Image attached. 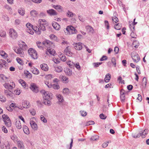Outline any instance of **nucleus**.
I'll use <instances>...</instances> for the list:
<instances>
[{
	"label": "nucleus",
	"instance_id": "obj_13",
	"mask_svg": "<svg viewBox=\"0 0 149 149\" xmlns=\"http://www.w3.org/2000/svg\"><path fill=\"white\" fill-rule=\"evenodd\" d=\"M120 98L122 102H124L125 99V95L127 93L123 89H121L120 91Z\"/></svg>",
	"mask_w": 149,
	"mask_h": 149
},
{
	"label": "nucleus",
	"instance_id": "obj_60",
	"mask_svg": "<svg viewBox=\"0 0 149 149\" xmlns=\"http://www.w3.org/2000/svg\"><path fill=\"white\" fill-rule=\"evenodd\" d=\"M74 66L78 70H80L81 67L79 65V63H77L76 64H75Z\"/></svg>",
	"mask_w": 149,
	"mask_h": 149
},
{
	"label": "nucleus",
	"instance_id": "obj_5",
	"mask_svg": "<svg viewBox=\"0 0 149 149\" xmlns=\"http://www.w3.org/2000/svg\"><path fill=\"white\" fill-rule=\"evenodd\" d=\"M29 88L33 92L36 93H38L39 91V87L35 83H31Z\"/></svg>",
	"mask_w": 149,
	"mask_h": 149
},
{
	"label": "nucleus",
	"instance_id": "obj_40",
	"mask_svg": "<svg viewBox=\"0 0 149 149\" xmlns=\"http://www.w3.org/2000/svg\"><path fill=\"white\" fill-rule=\"evenodd\" d=\"M19 82L24 88H25L26 84L24 81L22 79H20L19 80Z\"/></svg>",
	"mask_w": 149,
	"mask_h": 149
},
{
	"label": "nucleus",
	"instance_id": "obj_1",
	"mask_svg": "<svg viewBox=\"0 0 149 149\" xmlns=\"http://www.w3.org/2000/svg\"><path fill=\"white\" fill-rule=\"evenodd\" d=\"M26 30L27 32L30 34L33 35L34 32L33 30L37 34L40 35L41 34V31L39 30L37 27L36 26L34 28L33 27V25L30 23H27L26 25Z\"/></svg>",
	"mask_w": 149,
	"mask_h": 149
},
{
	"label": "nucleus",
	"instance_id": "obj_11",
	"mask_svg": "<svg viewBox=\"0 0 149 149\" xmlns=\"http://www.w3.org/2000/svg\"><path fill=\"white\" fill-rule=\"evenodd\" d=\"M43 97L44 99L51 100L53 96L51 93L50 92H45L43 94Z\"/></svg>",
	"mask_w": 149,
	"mask_h": 149
},
{
	"label": "nucleus",
	"instance_id": "obj_22",
	"mask_svg": "<svg viewBox=\"0 0 149 149\" xmlns=\"http://www.w3.org/2000/svg\"><path fill=\"white\" fill-rule=\"evenodd\" d=\"M47 24V22L46 21L45 19H40L38 21V25H45Z\"/></svg>",
	"mask_w": 149,
	"mask_h": 149
},
{
	"label": "nucleus",
	"instance_id": "obj_10",
	"mask_svg": "<svg viewBox=\"0 0 149 149\" xmlns=\"http://www.w3.org/2000/svg\"><path fill=\"white\" fill-rule=\"evenodd\" d=\"M53 45L52 46H49L48 47H47V48L46 52V54L48 55L49 54H50L53 55H55L56 54L55 51L53 49L50 48L51 47H52L54 46L53 44Z\"/></svg>",
	"mask_w": 149,
	"mask_h": 149
},
{
	"label": "nucleus",
	"instance_id": "obj_49",
	"mask_svg": "<svg viewBox=\"0 0 149 149\" xmlns=\"http://www.w3.org/2000/svg\"><path fill=\"white\" fill-rule=\"evenodd\" d=\"M40 119L44 123L47 122V119L45 118L43 115H41L40 116Z\"/></svg>",
	"mask_w": 149,
	"mask_h": 149
},
{
	"label": "nucleus",
	"instance_id": "obj_36",
	"mask_svg": "<svg viewBox=\"0 0 149 149\" xmlns=\"http://www.w3.org/2000/svg\"><path fill=\"white\" fill-rule=\"evenodd\" d=\"M56 97L59 102H63V101L64 100L63 99V97L60 95H57Z\"/></svg>",
	"mask_w": 149,
	"mask_h": 149
},
{
	"label": "nucleus",
	"instance_id": "obj_12",
	"mask_svg": "<svg viewBox=\"0 0 149 149\" xmlns=\"http://www.w3.org/2000/svg\"><path fill=\"white\" fill-rule=\"evenodd\" d=\"M14 51L17 54H19L21 57H24V52L18 47H14L13 48Z\"/></svg>",
	"mask_w": 149,
	"mask_h": 149
},
{
	"label": "nucleus",
	"instance_id": "obj_31",
	"mask_svg": "<svg viewBox=\"0 0 149 149\" xmlns=\"http://www.w3.org/2000/svg\"><path fill=\"white\" fill-rule=\"evenodd\" d=\"M16 127L18 129H20L22 128V126L20 121L19 120H17L16 121Z\"/></svg>",
	"mask_w": 149,
	"mask_h": 149
},
{
	"label": "nucleus",
	"instance_id": "obj_20",
	"mask_svg": "<svg viewBox=\"0 0 149 149\" xmlns=\"http://www.w3.org/2000/svg\"><path fill=\"white\" fill-rule=\"evenodd\" d=\"M52 25L54 28L56 30H58L60 28V25L56 22H53L52 23Z\"/></svg>",
	"mask_w": 149,
	"mask_h": 149
},
{
	"label": "nucleus",
	"instance_id": "obj_19",
	"mask_svg": "<svg viewBox=\"0 0 149 149\" xmlns=\"http://www.w3.org/2000/svg\"><path fill=\"white\" fill-rule=\"evenodd\" d=\"M74 47L76 49L78 50H80L82 48V44L80 42L75 44L74 46Z\"/></svg>",
	"mask_w": 149,
	"mask_h": 149
},
{
	"label": "nucleus",
	"instance_id": "obj_46",
	"mask_svg": "<svg viewBox=\"0 0 149 149\" xmlns=\"http://www.w3.org/2000/svg\"><path fill=\"white\" fill-rule=\"evenodd\" d=\"M69 90L67 88H65L63 90V92L64 94H68L69 93Z\"/></svg>",
	"mask_w": 149,
	"mask_h": 149
},
{
	"label": "nucleus",
	"instance_id": "obj_34",
	"mask_svg": "<svg viewBox=\"0 0 149 149\" xmlns=\"http://www.w3.org/2000/svg\"><path fill=\"white\" fill-rule=\"evenodd\" d=\"M5 94L8 96H11L12 95V92L9 90H4Z\"/></svg>",
	"mask_w": 149,
	"mask_h": 149
},
{
	"label": "nucleus",
	"instance_id": "obj_55",
	"mask_svg": "<svg viewBox=\"0 0 149 149\" xmlns=\"http://www.w3.org/2000/svg\"><path fill=\"white\" fill-rule=\"evenodd\" d=\"M0 63L1 64L2 66V67L3 65H5L6 63V61L3 60V59L0 60Z\"/></svg>",
	"mask_w": 149,
	"mask_h": 149
},
{
	"label": "nucleus",
	"instance_id": "obj_29",
	"mask_svg": "<svg viewBox=\"0 0 149 149\" xmlns=\"http://www.w3.org/2000/svg\"><path fill=\"white\" fill-rule=\"evenodd\" d=\"M66 63L68 65L70 68H74L75 65V63L73 62H72L70 60L66 62Z\"/></svg>",
	"mask_w": 149,
	"mask_h": 149
},
{
	"label": "nucleus",
	"instance_id": "obj_58",
	"mask_svg": "<svg viewBox=\"0 0 149 149\" xmlns=\"http://www.w3.org/2000/svg\"><path fill=\"white\" fill-rule=\"evenodd\" d=\"M0 78L3 80H6L8 79L7 77L3 74L0 75Z\"/></svg>",
	"mask_w": 149,
	"mask_h": 149
},
{
	"label": "nucleus",
	"instance_id": "obj_28",
	"mask_svg": "<svg viewBox=\"0 0 149 149\" xmlns=\"http://www.w3.org/2000/svg\"><path fill=\"white\" fill-rule=\"evenodd\" d=\"M26 76L29 79H31L32 77V75L29 71L27 70H24V72Z\"/></svg>",
	"mask_w": 149,
	"mask_h": 149
},
{
	"label": "nucleus",
	"instance_id": "obj_27",
	"mask_svg": "<svg viewBox=\"0 0 149 149\" xmlns=\"http://www.w3.org/2000/svg\"><path fill=\"white\" fill-rule=\"evenodd\" d=\"M23 130L24 133L26 134H29V131L28 127L26 125H24L23 127Z\"/></svg>",
	"mask_w": 149,
	"mask_h": 149
},
{
	"label": "nucleus",
	"instance_id": "obj_54",
	"mask_svg": "<svg viewBox=\"0 0 149 149\" xmlns=\"http://www.w3.org/2000/svg\"><path fill=\"white\" fill-rule=\"evenodd\" d=\"M121 28V26L120 24H117L115 26V28L117 30H120Z\"/></svg>",
	"mask_w": 149,
	"mask_h": 149
},
{
	"label": "nucleus",
	"instance_id": "obj_41",
	"mask_svg": "<svg viewBox=\"0 0 149 149\" xmlns=\"http://www.w3.org/2000/svg\"><path fill=\"white\" fill-rule=\"evenodd\" d=\"M63 68L61 66H58L55 68V71L57 72H61Z\"/></svg>",
	"mask_w": 149,
	"mask_h": 149
},
{
	"label": "nucleus",
	"instance_id": "obj_47",
	"mask_svg": "<svg viewBox=\"0 0 149 149\" xmlns=\"http://www.w3.org/2000/svg\"><path fill=\"white\" fill-rule=\"evenodd\" d=\"M142 85L143 87H146V78L144 77L143 79Z\"/></svg>",
	"mask_w": 149,
	"mask_h": 149
},
{
	"label": "nucleus",
	"instance_id": "obj_17",
	"mask_svg": "<svg viewBox=\"0 0 149 149\" xmlns=\"http://www.w3.org/2000/svg\"><path fill=\"white\" fill-rule=\"evenodd\" d=\"M47 13L51 16L56 15L57 14V13L54 9H51L47 10Z\"/></svg>",
	"mask_w": 149,
	"mask_h": 149
},
{
	"label": "nucleus",
	"instance_id": "obj_50",
	"mask_svg": "<svg viewBox=\"0 0 149 149\" xmlns=\"http://www.w3.org/2000/svg\"><path fill=\"white\" fill-rule=\"evenodd\" d=\"M130 36L132 37L131 38V40H133V38H135L137 37L136 35L133 32L131 33Z\"/></svg>",
	"mask_w": 149,
	"mask_h": 149
},
{
	"label": "nucleus",
	"instance_id": "obj_52",
	"mask_svg": "<svg viewBox=\"0 0 149 149\" xmlns=\"http://www.w3.org/2000/svg\"><path fill=\"white\" fill-rule=\"evenodd\" d=\"M62 79L64 81H65L66 82H68L69 81L68 78L64 76H62Z\"/></svg>",
	"mask_w": 149,
	"mask_h": 149
},
{
	"label": "nucleus",
	"instance_id": "obj_56",
	"mask_svg": "<svg viewBox=\"0 0 149 149\" xmlns=\"http://www.w3.org/2000/svg\"><path fill=\"white\" fill-rule=\"evenodd\" d=\"M53 88L55 89H58L60 88L59 86L56 84H54L52 85Z\"/></svg>",
	"mask_w": 149,
	"mask_h": 149
},
{
	"label": "nucleus",
	"instance_id": "obj_42",
	"mask_svg": "<svg viewBox=\"0 0 149 149\" xmlns=\"http://www.w3.org/2000/svg\"><path fill=\"white\" fill-rule=\"evenodd\" d=\"M134 41L132 43V46L135 48H137L139 45V42L136 40H133Z\"/></svg>",
	"mask_w": 149,
	"mask_h": 149
},
{
	"label": "nucleus",
	"instance_id": "obj_59",
	"mask_svg": "<svg viewBox=\"0 0 149 149\" xmlns=\"http://www.w3.org/2000/svg\"><path fill=\"white\" fill-rule=\"evenodd\" d=\"M31 113L33 116H34L36 114L35 110L33 109H31L30 110Z\"/></svg>",
	"mask_w": 149,
	"mask_h": 149
},
{
	"label": "nucleus",
	"instance_id": "obj_57",
	"mask_svg": "<svg viewBox=\"0 0 149 149\" xmlns=\"http://www.w3.org/2000/svg\"><path fill=\"white\" fill-rule=\"evenodd\" d=\"M6 100V98L3 96H0V101L3 102H5Z\"/></svg>",
	"mask_w": 149,
	"mask_h": 149
},
{
	"label": "nucleus",
	"instance_id": "obj_6",
	"mask_svg": "<svg viewBox=\"0 0 149 149\" xmlns=\"http://www.w3.org/2000/svg\"><path fill=\"white\" fill-rule=\"evenodd\" d=\"M66 30L70 35L77 33V30L72 26H68L66 28Z\"/></svg>",
	"mask_w": 149,
	"mask_h": 149
},
{
	"label": "nucleus",
	"instance_id": "obj_3",
	"mask_svg": "<svg viewBox=\"0 0 149 149\" xmlns=\"http://www.w3.org/2000/svg\"><path fill=\"white\" fill-rule=\"evenodd\" d=\"M28 52L29 55L32 58L36 59L38 58V56L37 52L33 48H29L28 50Z\"/></svg>",
	"mask_w": 149,
	"mask_h": 149
},
{
	"label": "nucleus",
	"instance_id": "obj_62",
	"mask_svg": "<svg viewBox=\"0 0 149 149\" xmlns=\"http://www.w3.org/2000/svg\"><path fill=\"white\" fill-rule=\"evenodd\" d=\"M141 136V133H139L137 134L136 135H133V137L134 138H136L139 137Z\"/></svg>",
	"mask_w": 149,
	"mask_h": 149
},
{
	"label": "nucleus",
	"instance_id": "obj_14",
	"mask_svg": "<svg viewBox=\"0 0 149 149\" xmlns=\"http://www.w3.org/2000/svg\"><path fill=\"white\" fill-rule=\"evenodd\" d=\"M2 149H9L10 145L8 142H5L2 143L1 146Z\"/></svg>",
	"mask_w": 149,
	"mask_h": 149
},
{
	"label": "nucleus",
	"instance_id": "obj_16",
	"mask_svg": "<svg viewBox=\"0 0 149 149\" xmlns=\"http://www.w3.org/2000/svg\"><path fill=\"white\" fill-rule=\"evenodd\" d=\"M64 71L65 74L68 76H71L72 73L71 70L68 68H66L64 69Z\"/></svg>",
	"mask_w": 149,
	"mask_h": 149
},
{
	"label": "nucleus",
	"instance_id": "obj_45",
	"mask_svg": "<svg viewBox=\"0 0 149 149\" xmlns=\"http://www.w3.org/2000/svg\"><path fill=\"white\" fill-rule=\"evenodd\" d=\"M118 3L119 5L123 8V10L125 11V6L122 4V2L120 0H118Z\"/></svg>",
	"mask_w": 149,
	"mask_h": 149
},
{
	"label": "nucleus",
	"instance_id": "obj_53",
	"mask_svg": "<svg viewBox=\"0 0 149 149\" xmlns=\"http://www.w3.org/2000/svg\"><path fill=\"white\" fill-rule=\"evenodd\" d=\"M80 113H81V116L83 117L86 116L87 114V112L86 111H80Z\"/></svg>",
	"mask_w": 149,
	"mask_h": 149
},
{
	"label": "nucleus",
	"instance_id": "obj_64",
	"mask_svg": "<svg viewBox=\"0 0 149 149\" xmlns=\"http://www.w3.org/2000/svg\"><path fill=\"white\" fill-rule=\"evenodd\" d=\"M100 118L102 119H105L106 118V116L103 114L102 113L100 115Z\"/></svg>",
	"mask_w": 149,
	"mask_h": 149
},
{
	"label": "nucleus",
	"instance_id": "obj_15",
	"mask_svg": "<svg viewBox=\"0 0 149 149\" xmlns=\"http://www.w3.org/2000/svg\"><path fill=\"white\" fill-rule=\"evenodd\" d=\"M30 124L32 128L35 130H37L38 129V126L36 122L33 120L30 121Z\"/></svg>",
	"mask_w": 149,
	"mask_h": 149
},
{
	"label": "nucleus",
	"instance_id": "obj_44",
	"mask_svg": "<svg viewBox=\"0 0 149 149\" xmlns=\"http://www.w3.org/2000/svg\"><path fill=\"white\" fill-rule=\"evenodd\" d=\"M17 145L18 147L21 149H23L24 148V145L22 142L20 141H17Z\"/></svg>",
	"mask_w": 149,
	"mask_h": 149
},
{
	"label": "nucleus",
	"instance_id": "obj_30",
	"mask_svg": "<svg viewBox=\"0 0 149 149\" xmlns=\"http://www.w3.org/2000/svg\"><path fill=\"white\" fill-rule=\"evenodd\" d=\"M111 79V75L109 73L107 74L105 76L104 80L106 82H109Z\"/></svg>",
	"mask_w": 149,
	"mask_h": 149
},
{
	"label": "nucleus",
	"instance_id": "obj_8",
	"mask_svg": "<svg viewBox=\"0 0 149 149\" xmlns=\"http://www.w3.org/2000/svg\"><path fill=\"white\" fill-rule=\"evenodd\" d=\"M131 56L134 61L136 63H137L140 60L139 55L135 52L131 53Z\"/></svg>",
	"mask_w": 149,
	"mask_h": 149
},
{
	"label": "nucleus",
	"instance_id": "obj_61",
	"mask_svg": "<svg viewBox=\"0 0 149 149\" xmlns=\"http://www.w3.org/2000/svg\"><path fill=\"white\" fill-rule=\"evenodd\" d=\"M6 36V33L5 31H3L0 34V36L1 37H5Z\"/></svg>",
	"mask_w": 149,
	"mask_h": 149
},
{
	"label": "nucleus",
	"instance_id": "obj_37",
	"mask_svg": "<svg viewBox=\"0 0 149 149\" xmlns=\"http://www.w3.org/2000/svg\"><path fill=\"white\" fill-rule=\"evenodd\" d=\"M75 14L73 13L72 12L70 11L69 10H68L67 12V15L69 17H71L75 15Z\"/></svg>",
	"mask_w": 149,
	"mask_h": 149
},
{
	"label": "nucleus",
	"instance_id": "obj_7",
	"mask_svg": "<svg viewBox=\"0 0 149 149\" xmlns=\"http://www.w3.org/2000/svg\"><path fill=\"white\" fill-rule=\"evenodd\" d=\"M10 37L13 39H16L17 36L16 31L13 29H10L9 31Z\"/></svg>",
	"mask_w": 149,
	"mask_h": 149
},
{
	"label": "nucleus",
	"instance_id": "obj_63",
	"mask_svg": "<svg viewBox=\"0 0 149 149\" xmlns=\"http://www.w3.org/2000/svg\"><path fill=\"white\" fill-rule=\"evenodd\" d=\"M111 62L114 65V66H116V60L115 59V58H113L111 60Z\"/></svg>",
	"mask_w": 149,
	"mask_h": 149
},
{
	"label": "nucleus",
	"instance_id": "obj_26",
	"mask_svg": "<svg viewBox=\"0 0 149 149\" xmlns=\"http://www.w3.org/2000/svg\"><path fill=\"white\" fill-rule=\"evenodd\" d=\"M52 7L55 9L58 10L59 11H62V10L63 8L59 5H53Z\"/></svg>",
	"mask_w": 149,
	"mask_h": 149
},
{
	"label": "nucleus",
	"instance_id": "obj_2",
	"mask_svg": "<svg viewBox=\"0 0 149 149\" xmlns=\"http://www.w3.org/2000/svg\"><path fill=\"white\" fill-rule=\"evenodd\" d=\"M37 45L39 48L42 47V46L44 45L47 47H48L49 46H52L53 45V43L49 40H46L41 43L39 42H37L36 43Z\"/></svg>",
	"mask_w": 149,
	"mask_h": 149
},
{
	"label": "nucleus",
	"instance_id": "obj_9",
	"mask_svg": "<svg viewBox=\"0 0 149 149\" xmlns=\"http://www.w3.org/2000/svg\"><path fill=\"white\" fill-rule=\"evenodd\" d=\"M4 87L6 89H11L15 87V83L13 82H10V83H5L3 84Z\"/></svg>",
	"mask_w": 149,
	"mask_h": 149
},
{
	"label": "nucleus",
	"instance_id": "obj_21",
	"mask_svg": "<svg viewBox=\"0 0 149 149\" xmlns=\"http://www.w3.org/2000/svg\"><path fill=\"white\" fill-rule=\"evenodd\" d=\"M31 71L33 73L35 74H38L39 73V70L36 68L33 67L31 68Z\"/></svg>",
	"mask_w": 149,
	"mask_h": 149
},
{
	"label": "nucleus",
	"instance_id": "obj_25",
	"mask_svg": "<svg viewBox=\"0 0 149 149\" xmlns=\"http://www.w3.org/2000/svg\"><path fill=\"white\" fill-rule=\"evenodd\" d=\"M64 51L65 53L68 56H72V54L70 52V49L68 48V46L66 47Z\"/></svg>",
	"mask_w": 149,
	"mask_h": 149
},
{
	"label": "nucleus",
	"instance_id": "obj_43",
	"mask_svg": "<svg viewBox=\"0 0 149 149\" xmlns=\"http://www.w3.org/2000/svg\"><path fill=\"white\" fill-rule=\"evenodd\" d=\"M28 102H26L24 101L23 102L22 104V107L24 108H27L29 107L30 106L28 105Z\"/></svg>",
	"mask_w": 149,
	"mask_h": 149
},
{
	"label": "nucleus",
	"instance_id": "obj_48",
	"mask_svg": "<svg viewBox=\"0 0 149 149\" xmlns=\"http://www.w3.org/2000/svg\"><path fill=\"white\" fill-rule=\"evenodd\" d=\"M17 62L21 65H23L24 64L23 61L19 58L17 57L16 58Z\"/></svg>",
	"mask_w": 149,
	"mask_h": 149
},
{
	"label": "nucleus",
	"instance_id": "obj_33",
	"mask_svg": "<svg viewBox=\"0 0 149 149\" xmlns=\"http://www.w3.org/2000/svg\"><path fill=\"white\" fill-rule=\"evenodd\" d=\"M18 12L20 15L23 16L25 14L24 9L23 8H20L18 9Z\"/></svg>",
	"mask_w": 149,
	"mask_h": 149
},
{
	"label": "nucleus",
	"instance_id": "obj_4",
	"mask_svg": "<svg viewBox=\"0 0 149 149\" xmlns=\"http://www.w3.org/2000/svg\"><path fill=\"white\" fill-rule=\"evenodd\" d=\"M2 117L3 119L5 125L8 127L11 126V123L9 117L6 115L4 114L2 115Z\"/></svg>",
	"mask_w": 149,
	"mask_h": 149
},
{
	"label": "nucleus",
	"instance_id": "obj_39",
	"mask_svg": "<svg viewBox=\"0 0 149 149\" xmlns=\"http://www.w3.org/2000/svg\"><path fill=\"white\" fill-rule=\"evenodd\" d=\"M99 139V136L97 135H95L92 136L90 138V140L92 141H95Z\"/></svg>",
	"mask_w": 149,
	"mask_h": 149
},
{
	"label": "nucleus",
	"instance_id": "obj_18",
	"mask_svg": "<svg viewBox=\"0 0 149 149\" xmlns=\"http://www.w3.org/2000/svg\"><path fill=\"white\" fill-rule=\"evenodd\" d=\"M40 68L43 70L47 71L49 70V67L45 63H43L40 65Z\"/></svg>",
	"mask_w": 149,
	"mask_h": 149
},
{
	"label": "nucleus",
	"instance_id": "obj_51",
	"mask_svg": "<svg viewBox=\"0 0 149 149\" xmlns=\"http://www.w3.org/2000/svg\"><path fill=\"white\" fill-rule=\"evenodd\" d=\"M44 25H38V26L39 27V29L40 31V30H41L43 31H44L46 30V28L45 26H44Z\"/></svg>",
	"mask_w": 149,
	"mask_h": 149
},
{
	"label": "nucleus",
	"instance_id": "obj_24",
	"mask_svg": "<svg viewBox=\"0 0 149 149\" xmlns=\"http://www.w3.org/2000/svg\"><path fill=\"white\" fill-rule=\"evenodd\" d=\"M38 14L37 12L35 10H32L30 12V15L31 17L34 18L36 17Z\"/></svg>",
	"mask_w": 149,
	"mask_h": 149
},
{
	"label": "nucleus",
	"instance_id": "obj_32",
	"mask_svg": "<svg viewBox=\"0 0 149 149\" xmlns=\"http://www.w3.org/2000/svg\"><path fill=\"white\" fill-rule=\"evenodd\" d=\"M43 102L44 104L48 106H50L51 105L52 103L50 101L51 100L49 99H44Z\"/></svg>",
	"mask_w": 149,
	"mask_h": 149
},
{
	"label": "nucleus",
	"instance_id": "obj_35",
	"mask_svg": "<svg viewBox=\"0 0 149 149\" xmlns=\"http://www.w3.org/2000/svg\"><path fill=\"white\" fill-rule=\"evenodd\" d=\"M0 54L4 58H6L8 56V54L3 51H0Z\"/></svg>",
	"mask_w": 149,
	"mask_h": 149
},
{
	"label": "nucleus",
	"instance_id": "obj_38",
	"mask_svg": "<svg viewBox=\"0 0 149 149\" xmlns=\"http://www.w3.org/2000/svg\"><path fill=\"white\" fill-rule=\"evenodd\" d=\"M148 130L147 129H146L144 130L141 133V136L142 138H143L145 137V135H146L148 132Z\"/></svg>",
	"mask_w": 149,
	"mask_h": 149
},
{
	"label": "nucleus",
	"instance_id": "obj_23",
	"mask_svg": "<svg viewBox=\"0 0 149 149\" xmlns=\"http://www.w3.org/2000/svg\"><path fill=\"white\" fill-rule=\"evenodd\" d=\"M87 32L88 33H93L94 32V30L93 28L90 26H88L86 27Z\"/></svg>",
	"mask_w": 149,
	"mask_h": 149
}]
</instances>
